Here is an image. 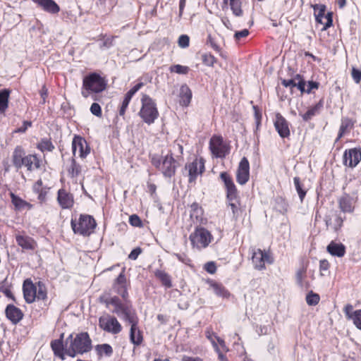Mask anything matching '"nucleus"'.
Instances as JSON below:
<instances>
[{
  "instance_id": "nucleus-41",
  "label": "nucleus",
  "mask_w": 361,
  "mask_h": 361,
  "mask_svg": "<svg viewBox=\"0 0 361 361\" xmlns=\"http://www.w3.org/2000/svg\"><path fill=\"white\" fill-rule=\"evenodd\" d=\"M335 223L332 224L331 219L329 216H326L325 218V222L327 227L332 226L333 229L335 231H337L338 228H340L343 225V219L341 216L338 215H336L335 216Z\"/></svg>"
},
{
  "instance_id": "nucleus-43",
  "label": "nucleus",
  "mask_w": 361,
  "mask_h": 361,
  "mask_svg": "<svg viewBox=\"0 0 361 361\" xmlns=\"http://www.w3.org/2000/svg\"><path fill=\"white\" fill-rule=\"evenodd\" d=\"M69 175L72 177H77L81 172V167L80 164L76 163L74 159H71V164L68 169Z\"/></svg>"
},
{
  "instance_id": "nucleus-49",
  "label": "nucleus",
  "mask_w": 361,
  "mask_h": 361,
  "mask_svg": "<svg viewBox=\"0 0 361 361\" xmlns=\"http://www.w3.org/2000/svg\"><path fill=\"white\" fill-rule=\"evenodd\" d=\"M207 44H209L210 47L216 52H218L221 56L223 58H226V56L223 54L221 51V47L217 44L216 39L213 37L211 35H209L207 37Z\"/></svg>"
},
{
  "instance_id": "nucleus-46",
  "label": "nucleus",
  "mask_w": 361,
  "mask_h": 361,
  "mask_svg": "<svg viewBox=\"0 0 361 361\" xmlns=\"http://www.w3.org/2000/svg\"><path fill=\"white\" fill-rule=\"evenodd\" d=\"M96 350L100 355L104 354L106 356H110L113 353L112 347L107 343L97 345L96 346Z\"/></svg>"
},
{
  "instance_id": "nucleus-30",
  "label": "nucleus",
  "mask_w": 361,
  "mask_h": 361,
  "mask_svg": "<svg viewBox=\"0 0 361 361\" xmlns=\"http://www.w3.org/2000/svg\"><path fill=\"white\" fill-rule=\"evenodd\" d=\"M339 207L343 212H352L354 209L353 198L349 195L345 194L339 200Z\"/></svg>"
},
{
  "instance_id": "nucleus-63",
  "label": "nucleus",
  "mask_w": 361,
  "mask_h": 361,
  "mask_svg": "<svg viewBox=\"0 0 361 361\" xmlns=\"http://www.w3.org/2000/svg\"><path fill=\"white\" fill-rule=\"evenodd\" d=\"M206 271L209 274H214L216 271V267L214 262H209L205 264Z\"/></svg>"
},
{
  "instance_id": "nucleus-59",
  "label": "nucleus",
  "mask_w": 361,
  "mask_h": 361,
  "mask_svg": "<svg viewBox=\"0 0 361 361\" xmlns=\"http://www.w3.org/2000/svg\"><path fill=\"white\" fill-rule=\"evenodd\" d=\"M130 99L128 98L127 97L125 96L123 102H122V104H121V106L120 108V110H119V115L120 116H124L125 113H126V109L128 108V104L130 102Z\"/></svg>"
},
{
  "instance_id": "nucleus-33",
  "label": "nucleus",
  "mask_w": 361,
  "mask_h": 361,
  "mask_svg": "<svg viewBox=\"0 0 361 361\" xmlns=\"http://www.w3.org/2000/svg\"><path fill=\"white\" fill-rule=\"evenodd\" d=\"M25 162V167L27 171H32L40 168L41 161L36 154L27 155V161Z\"/></svg>"
},
{
  "instance_id": "nucleus-40",
  "label": "nucleus",
  "mask_w": 361,
  "mask_h": 361,
  "mask_svg": "<svg viewBox=\"0 0 361 361\" xmlns=\"http://www.w3.org/2000/svg\"><path fill=\"white\" fill-rule=\"evenodd\" d=\"M241 0H229V5L235 16H241L243 15V10L241 8Z\"/></svg>"
},
{
  "instance_id": "nucleus-26",
  "label": "nucleus",
  "mask_w": 361,
  "mask_h": 361,
  "mask_svg": "<svg viewBox=\"0 0 361 361\" xmlns=\"http://www.w3.org/2000/svg\"><path fill=\"white\" fill-rule=\"evenodd\" d=\"M180 104L181 106H188L191 102L192 92L187 85H181L180 88Z\"/></svg>"
},
{
  "instance_id": "nucleus-57",
  "label": "nucleus",
  "mask_w": 361,
  "mask_h": 361,
  "mask_svg": "<svg viewBox=\"0 0 361 361\" xmlns=\"http://www.w3.org/2000/svg\"><path fill=\"white\" fill-rule=\"evenodd\" d=\"M91 113L98 117L102 116V109L99 104L93 103L90 106Z\"/></svg>"
},
{
  "instance_id": "nucleus-55",
  "label": "nucleus",
  "mask_w": 361,
  "mask_h": 361,
  "mask_svg": "<svg viewBox=\"0 0 361 361\" xmlns=\"http://www.w3.org/2000/svg\"><path fill=\"white\" fill-rule=\"evenodd\" d=\"M143 86L142 82H139L136 84L134 87H133L126 94V97L130 99L133 97V96Z\"/></svg>"
},
{
  "instance_id": "nucleus-7",
  "label": "nucleus",
  "mask_w": 361,
  "mask_h": 361,
  "mask_svg": "<svg viewBox=\"0 0 361 361\" xmlns=\"http://www.w3.org/2000/svg\"><path fill=\"white\" fill-rule=\"evenodd\" d=\"M96 226L94 219L90 215H80L78 223L71 221V227L74 233L84 236L90 235Z\"/></svg>"
},
{
  "instance_id": "nucleus-47",
  "label": "nucleus",
  "mask_w": 361,
  "mask_h": 361,
  "mask_svg": "<svg viewBox=\"0 0 361 361\" xmlns=\"http://www.w3.org/2000/svg\"><path fill=\"white\" fill-rule=\"evenodd\" d=\"M203 211L201 209H197V210L190 212V217L192 219H195L196 223H200V224H204L207 221V219L203 216Z\"/></svg>"
},
{
  "instance_id": "nucleus-20",
  "label": "nucleus",
  "mask_w": 361,
  "mask_h": 361,
  "mask_svg": "<svg viewBox=\"0 0 361 361\" xmlns=\"http://www.w3.org/2000/svg\"><path fill=\"white\" fill-rule=\"evenodd\" d=\"M274 126L281 137L285 138L290 135L288 123L281 115H276Z\"/></svg>"
},
{
  "instance_id": "nucleus-25",
  "label": "nucleus",
  "mask_w": 361,
  "mask_h": 361,
  "mask_svg": "<svg viewBox=\"0 0 361 361\" xmlns=\"http://www.w3.org/2000/svg\"><path fill=\"white\" fill-rule=\"evenodd\" d=\"M324 106L323 100L321 99L318 103H317L314 106L310 107L306 113L302 114H300V115L302 117V119L305 121H308L311 120L314 116L318 115Z\"/></svg>"
},
{
  "instance_id": "nucleus-51",
  "label": "nucleus",
  "mask_w": 361,
  "mask_h": 361,
  "mask_svg": "<svg viewBox=\"0 0 361 361\" xmlns=\"http://www.w3.org/2000/svg\"><path fill=\"white\" fill-rule=\"evenodd\" d=\"M202 60L203 63L208 66H213L216 61V58L210 54H202Z\"/></svg>"
},
{
  "instance_id": "nucleus-50",
  "label": "nucleus",
  "mask_w": 361,
  "mask_h": 361,
  "mask_svg": "<svg viewBox=\"0 0 361 361\" xmlns=\"http://www.w3.org/2000/svg\"><path fill=\"white\" fill-rule=\"evenodd\" d=\"M170 71L178 74H187L189 71V68L188 66L177 64L171 66L170 67Z\"/></svg>"
},
{
  "instance_id": "nucleus-44",
  "label": "nucleus",
  "mask_w": 361,
  "mask_h": 361,
  "mask_svg": "<svg viewBox=\"0 0 361 361\" xmlns=\"http://www.w3.org/2000/svg\"><path fill=\"white\" fill-rule=\"evenodd\" d=\"M10 196L11 198V202L15 206L16 209H23L25 208V205H26V201L23 200L13 192L10 193Z\"/></svg>"
},
{
  "instance_id": "nucleus-18",
  "label": "nucleus",
  "mask_w": 361,
  "mask_h": 361,
  "mask_svg": "<svg viewBox=\"0 0 361 361\" xmlns=\"http://www.w3.org/2000/svg\"><path fill=\"white\" fill-rule=\"evenodd\" d=\"M57 201L62 209H70L74 203L73 195L63 188L58 191Z\"/></svg>"
},
{
  "instance_id": "nucleus-32",
  "label": "nucleus",
  "mask_w": 361,
  "mask_h": 361,
  "mask_svg": "<svg viewBox=\"0 0 361 361\" xmlns=\"http://www.w3.org/2000/svg\"><path fill=\"white\" fill-rule=\"evenodd\" d=\"M307 269L305 267H302L296 272L295 279L297 284L302 288H308L310 283L305 281Z\"/></svg>"
},
{
  "instance_id": "nucleus-3",
  "label": "nucleus",
  "mask_w": 361,
  "mask_h": 361,
  "mask_svg": "<svg viewBox=\"0 0 361 361\" xmlns=\"http://www.w3.org/2000/svg\"><path fill=\"white\" fill-rule=\"evenodd\" d=\"M152 164L161 171L162 174L167 178L173 176L178 166L173 154H166L164 158L154 154L151 157Z\"/></svg>"
},
{
  "instance_id": "nucleus-37",
  "label": "nucleus",
  "mask_w": 361,
  "mask_h": 361,
  "mask_svg": "<svg viewBox=\"0 0 361 361\" xmlns=\"http://www.w3.org/2000/svg\"><path fill=\"white\" fill-rule=\"evenodd\" d=\"M211 287L212 288L214 293L219 297L228 298L230 295L228 291L221 283H212L211 284Z\"/></svg>"
},
{
  "instance_id": "nucleus-12",
  "label": "nucleus",
  "mask_w": 361,
  "mask_h": 361,
  "mask_svg": "<svg viewBox=\"0 0 361 361\" xmlns=\"http://www.w3.org/2000/svg\"><path fill=\"white\" fill-rule=\"evenodd\" d=\"M72 149L74 156L78 154L80 158H85L90 152V148L86 140L80 136H75L72 142Z\"/></svg>"
},
{
  "instance_id": "nucleus-48",
  "label": "nucleus",
  "mask_w": 361,
  "mask_h": 361,
  "mask_svg": "<svg viewBox=\"0 0 361 361\" xmlns=\"http://www.w3.org/2000/svg\"><path fill=\"white\" fill-rule=\"evenodd\" d=\"M37 147L42 152H51L54 149V146L53 145L52 142L50 141V140L48 139L42 140L41 142L38 144Z\"/></svg>"
},
{
  "instance_id": "nucleus-61",
  "label": "nucleus",
  "mask_w": 361,
  "mask_h": 361,
  "mask_svg": "<svg viewBox=\"0 0 361 361\" xmlns=\"http://www.w3.org/2000/svg\"><path fill=\"white\" fill-rule=\"evenodd\" d=\"M228 206L231 207L233 216H235L238 211V200H228Z\"/></svg>"
},
{
  "instance_id": "nucleus-35",
  "label": "nucleus",
  "mask_w": 361,
  "mask_h": 361,
  "mask_svg": "<svg viewBox=\"0 0 361 361\" xmlns=\"http://www.w3.org/2000/svg\"><path fill=\"white\" fill-rule=\"evenodd\" d=\"M25 154V151L21 146H17L14 149L12 154V163L16 168L20 165V161L23 160Z\"/></svg>"
},
{
  "instance_id": "nucleus-11",
  "label": "nucleus",
  "mask_w": 361,
  "mask_h": 361,
  "mask_svg": "<svg viewBox=\"0 0 361 361\" xmlns=\"http://www.w3.org/2000/svg\"><path fill=\"white\" fill-rule=\"evenodd\" d=\"M361 161V149L351 148L346 149L343 155V164L350 168L355 167Z\"/></svg>"
},
{
  "instance_id": "nucleus-14",
  "label": "nucleus",
  "mask_w": 361,
  "mask_h": 361,
  "mask_svg": "<svg viewBox=\"0 0 361 361\" xmlns=\"http://www.w3.org/2000/svg\"><path fill=\"white\" fill-rule=\"evenodd\" d=\"M220 177L226 189V197L228 200H236L238 199V191L231 177L226 173L222 172Z\"/></svg>"
},
{
  "instance_id": "nucleus-10",
  "label": "nucleus",
  "mask_w": 361,
  "mask_h": 361,
  "mask_svg": "<svg viewBox=\"0 0 361 361\" xmlns=\"http://www.w3.org/2000/svg\"><path fill=\"white\" fill-rule=\"evenodd\" d=\"M209 149L216 157H224L229 153V149L221 136H213L211 138Z\"/></svg>"
},
{
  "instance_id": "nucleus-45",
  "label": "nucleus",
  "mask_w": 361,
  "mask_h": 361,
  "mask_svg": "<svg viewBox=\"0 0 361 361\" xmlns=\"http://www.w3.org/2000/svg\"><path fill=\"white\" fill-rule=\"evenodd\" d=\"M320 300L319 294L314 293L312 290L310 291L306 295V302L308 305H317Z\"/></svg>"
},
{
  "instance_id": "nucleus-9",
  "label": "nucleus",
  "mask_w": 361,
  "mask_h": 361,
  "mask_svg": "<svg viewBox=\"0 0 361 361\" xmlns=\"http://www.w3.org/2000/svg\"><path fill=\"white\" fill-rule=\"evenodd\" d=\"M125 268L123 269L122 271L119 274L118 277L115 279L113 283V290L115 293L120 295L123 299L124 302L122 303H128L130 305V302L128 300V284L127 279L125 276Z\"/></svg>"
},
{
  "instance_id": "nucleus-21",
  "label": "nucleus",
  "mask_w": 361,
  "mask_h": 361,
  "mask_svg": "<svg viewBox=\"0 0 361 361\" xmlns=\"http://www.w3.org/2000/svg\"><path fill=\"white\" fill-rule=\"evenodd\" d=\"M5 313L7 319L13 324H18L23 317L21 310L11 304L7 305Z\"/></svg>"
},
{
  "instance_id": "nucleus-15",
  "label": "nucleus",
  "mask_w": 361,
  "mask_h": 361,
  "mask_svg": "<svg viewBox=\"0 0 361 361\" xmlns=\"http://www.w3.org/2000/svg\"><path fill=\"white\" fill-rule=\"evenodd\" d=\"M188 169L189 182H193L196 180L199 174H202L204 171V161L202 158L195 159L192 162L185 166Z\"/></svg>"
},
{
  "instance_id": "nucleus-62",
  "label": "nucleus",
  "mask_w": 361,
  "mask_h": 361,
  "mask_svg": "<svg viewBox=\"0 0 361 361\" xmlns=\"http://www.w3.org/2000/svg\"><path fill=\"white\" fill-rule=\"evenodd\" d=\"M249 35V31L247 29H243L240 31L235 32L234 35V38L235 40H240L241 38L246 37Z\"/></svg>"
},
{
  "instance_id": "nucleus-17",
  "label": "nucleus",
  "mask_w": 361,
  "mask_h": 361,
  "mask_svg": "<svg viewBox=\"0 0 361 361\" xmlns=\"http://www.w3.org/2000/svg\"><path fill=\"white\" fill-rule=\"evenodd\" d=\"M281 84L286 87H289L291 92L293 91L295 87L300 90L302 94L305 92L306 82L299 74L291 79H283Z\"/></svg>"
},
{
  "instance_id": "nucleus-56",
  "label": "nucleus",
  "mask_w": 361,
  "mask_h": 361,
  "mask_svg": "<svg viewBox=\"0 0 361 361\" xmlns=\"http://www.w3.org/2000/svg\"><path fill=\"white\" fill-rule=\"evenodd\" d=\"M190 39L188 35H183L179 37L178 45L182 48H186L189 46Z\"/></svg>"
},
{
  "instance_id": "nucleus-39",
  "label": "nucleus",
  "mask_w": 361,
  "mask_h": 361,
  "mask_svg": "<svg viewBox=\"0 0 361 361\" xmlns=\"http://www.w3.org/2000/svg\"><path fill=\"white\" fill-rule=\"evenodd\" d=\"M36 287V298L37 300H44L47 298V292L45 287V285L42 281H39L35 283Z\"/></svg>"
},
{
  "instance_id": "nucleus-22",
  "label": "nucleus",
  "mask_w": 361,
  "mask_h": 361,
  "mask_svg": "<svg viewBox=\"0 0 361 361\" xmlns=\"http://www.w3.org/2000/svg\"><path fill=\"white\" fill-rule=\"evenodd\" d=\"M17 244L23 250H35L37 246L36 241L31 237L23 234L16 235Z\"/></svg>"
},
{
  "instance_id": "nucleus-42",
  "label": "nucleus",
  "mask_w": 361,
  "mask_h": 361,
  "mask_svg": "<svg viewBox=\"0 0 361 361\" xmlns=\"http://www.w3.org/2000/svg\"><path fill=\"white\" fill-rule=\"evenodd\" d=\"M293 183L299 195L300 200L301 202H302L306 195V190L303 189V185L300 183V178L295 177L293 178Z\"/></svg>"
},
{
  "instance_id": "nucleus-34",
  "label": "nucleus",
  "mask_w": 361,
  "mask_h": 361,
  "mask_svg": "<svg viewBox=\"0 0 361 361\" xmlns=\"http://www.w3.org/2000/svg\"><path fill=\"white\" fill-rule=\"evenodd\" d=\"M354 123L349 118H343L341 120V124L339 128V132L336 141L339 140L344 135V133L348 130L353 127Z\"/></svg>"
},
{
  "instance_id": "nucleus-58",
  "label": "nucleus",
  "mask_w": 361,
  "mask_h": 361,
  "mask_svg": "<svg viewBox=\"0 0 361 361\" xmlns=\"http://www.w3.org/2000/svg\"><path fill=\"white\" fill-rule=\"evenodd\" d=\"M343 312H344L347 319H350V320L353 319L355 311H353V307L352 305H350V304L346 305L343 309Z\"/></svg>"
},
{
  "instance_id": "nucleus-31",
  "label": "nucleus",
  "mask_w": 361,
  "mask_h": 361,
  "mask_svg": "<svg viewBox=\"0 0 361 361\" xmlns=\"http://www.w3.org/2000/svg\"><path fill=\"white\" fill-rule=\"evenodd\" d=\"M154 276L157 278L161 283V284L167 288L172 287V281L171 278L169 274H167L165 271L161 269H157L154 271Z\"/></svg>"
},
{
  "instance_id": "nucleus-28",
  "label": "nucleus",
  "mask_w": 361,
  "mask_h": 361,
  "mask_svg": "<svg viewBox=\"0 0 361 361\" xmlns=\"http://www.w3.org/2000/svg\"><path fill=\"white\" fill-rule=\"evenodd\" d=\"M49 188L42 187V180H38L33 185V191L38 195V200L40 202H44L47 200V195Z\"/></svg>"
},
{
  "instance_id": "nucleus-53",
  "label": "nucleus",
  "mask_w": 361,
  "mask_h": 361,
  "mask_svg": "<svg viewBox=\"0 0 361 361\" xmlns=\"http://www.w3.org/2000/svg\"><path fill=\"white\" fill-rule=\"evenodd\" d=\"M129 223L133 226L139 227V228L142 226V223L140 218L136 214H133L129 217Z\"/></svg>"
},
{
  "instance_id": "nucleus-16",
  "label": "nucleus",
  "mask_w": 361,
  "mask_h": 361,
  "mask_svg": "<svg viewBox=\"0 0 361 361\" xmlns=\"http://www.w3.org/2000/svg\"><path fill=\"white\" fill-rule=\"evenodd\" d=\"M250 178V164L246 157L242 158L237 171L236 179L239 184H245Z\"/></svg>"
},
{
  "instance_id": "nucleus-2",
  "label": "nucleus",
  "mask_w": 361,
  "mask_h": 361,
  "mask_svg": "<svg viewBox=\"0 0 361 361\" xmlns=\"http://www.w3.org/2000/svg\"><path fill=\"white\" fill-rule=\"evenodd\" d=\"M92 340L87 332L71 334L66 340L65 353L74 357L78 354H84L92 350Z\"/></svg>"
},
{
  "instance_id": "nucleus-6",
  "label": "nucleus",
  "mask_w": 361,
  "mask_h": 361,
  "mask_svg": "<svg viewBox=\"0 0 361 361\" xmlns=\"http://www.w3.org/2000/svg\"><path fill=\"white\" fill-rule=\"evenodd\" d=\"M189 238L192 247L200 250L208 247L213 236L206 228L197 226L195 231L190 235Z\"/></svg>"
},
{
  "instance_id": "nucleus-23",
  "label": "nucleus",
  "mask_w": 361,
  "mask_h": 361,
  "mask_svg": "<svg viewBox=\"0 0 361 361\" xmlns=\"http://www.w3.org/2000/svg\"><path fill=\"white\" fill-rule=\"evenodd\" d=\"M42 8L44 11L56 14L60 11L59 5L54 0H32Z\"/></svg>"
},
{
  "instance_id": "nucleus-13",
  "label": "nucleus",
  "mask_w": 361,
  "mask_h": 361,
  "mask_svg": "<svg viewBox=\"0 0 361 361\" xmlns=\"http://www.w3.org/2000/svg\"><path fill=\"white\" fill-rule=\"evenodd\" d=\"M252 261L256 269L262 270L265 268V262L272 263L269 255L260 249L254 250L252 256Z\"/></svg>"
},
{
  "instance_id": "nucleus-24",
  "label": "nucleus",
  "mask_w": 361,
  "mask_h": 361,
  "mask_svg": "<svg viewBox=\"0 0 361 361\" xmlns=\"http://www.w3.org/2000/svg\"><path fill=\"white\" fill-rule=\"evenodd\" d=\"M42 8L44 11L56 14L60 11L59 5L54 0H32Z\"/></svg>"
},
{
  "instance_id": "nucleus-1",
  "label": "nucleus",
  "mask_w": 361,
  "mask_h": 361,
  "mask_svg": "<svg viewBox=\"0 0 361 361\" xmlns=\"http://www.w3.org/2000/svg\"><path fill=\"white\" fill-rule=\"evenodd\" d=\"M107 307H112L111 312L130 325V340L135 345L142 341V336L137 327L138 317L132 305L122 303L117 296L110 297L103 300Z\"/></svg>"
},
{
  "instance_id": "nucleus-19",
  "label": "nucleus",
  "mask_w": 361,
  "mask_h": 361,
  "mask_svg": "<svg viewBox=\"0 0 361 361\" xmlns=\"http://www.w3.org/2000/svg\"><path fill=\"white\" fill-rule=\"evenodd\" d=\"M23 295L27 303L33 302L36 299V287L30 279H26L23 286Z\"/></svg>"
},
{
  "instance_id": "nucleus-36",
  "label": "nucleus",
  "mask_w": 361,
  "mask_h": 361,
  "mask_svg": "<svg viewBox=\"0 0 361 361\" xmlns=\"http://www.w3.org/2000/svg\"><path fill=\"white\" fill-rule=\"evenodd\" d=\"M10 91L7 89L0 90V113H4L8 108Z\"/></svg>"
},
{
  "instance_id": "nucleus-52",
  "label": "nucleus",
  "mask_w": 361,
  "mask_h": 361,
  "mask_svg": "<svg viewBox=\"0 0 361 361\" xmlns=\"http://www.w3.org/2000/svg\"><path fill=\"white\" fill-rule=\"evenodd\" d=\"M355 326L361 330V310H357L354 312V315L351 319Z\"/></svg>"
},
{
  "instance_id": "nucleus-5",
  "label": "nucleus",
  "mask_w": 361,
  "mask_h": 361,
  "mask_svg": "<svg viewBox=\"0 0 361 361\" xmlns=\"http://www.w3.org/2000/svg\"><path fill=\"white\" fill-rule=\"evenodd\" d=\"M142 107L139 115L143 121L149 125L153 123L159 116V112L154 101L147 94L141 99Z\"/></svg>"
},
{
  "instance_id": "nucleus-29",
  "label": "nucleus",
  "mask_w": 361,
  "mask_h": 361,
  "mask_svg": "<svg viewBox=\"0 0 361 361\" xmlns=\"http://www.w3.org/2000/svg\"><path fill=\"white\" fill-rule=\"evenodd\" d=\"M63 337V334L61 335L60 339L54 340L51 342V347L54 353V355L61 359H64V353L65 348L63 347L62 338Z\"/></svg>"
},
{
  "instance_id": "nucleus-38",
  "label": "nucleus",
  "mask_w": 361,
  "mask_h": 361,
  "mask_svg": "<svg viewBox=\"0 0 361 361\" xmlns=\"http://www.w3.org/2000/svg\"><path fill=\"white\" fill-rule=\"evenodd\" d=\"M316 21L319 23L323 24L322 18L324 17L326 11V6L324 4H315L312 6Z\"/></svg>"
},
{
  "instance_id": "nucleus-8",
  "label": "nucleus",
  "mask_w": 361,
  "mask_h": 361,
  "mask_svg": "<svg viewBox=\"0 0 361 361\" xmlns=\"http://www.w3.org/2000/svg\"><path fill=\"white\" fill-rule=\"evenodd\" d=\"M99 326L104 331L111 334H118L122 331V326L118 319L110 314L100 317Z\"/></svg>"
},
{
  "instance_id": "nucleus-64",
  "label": "nucleus",
  "mask_w": 361,
  "mask_h": 361,
  "mask_svg": "<svg viewBox=\"0 0 361 361\" xmlns=\"http://www.w3.org/2000/svg\"><path fill=\"white\" fill-rule=\"evenodd\" d=\"M141 252V248L136 247L130 252V253L128 255V258L133 260H135Z\"/></svg>"
},
{
  "instance_id": "nucleus-54",
  "label": "nucleus",
  "mask_w": 361,
  "mask_h": 361,
  "mask_svg": "<svg viewBox=\"0 0 361 361\" xmlns=\"http://www.w3.org/2000/svg\"><path fill=\"white\" fill-rule=\"evenodd\" d=\"M351 75L355 83H360V82L361 81V70L353 67Z\"/></svg>"
},
{
  "instance_id": "nucleus-60",
  "label": "nucleus",
  "mask_w": 361,
  "mask_h": 361,
  "mask_svg": "<svg viewBox=\"0 0 361 361\" xmlns=\"http://www.w3.org/2000/svg\"><path fill=\"white\" fill-rule=\"evenodd\" d=\"M325 18L326 19V22L325 23H323L324 27L322 28V30H326L333 25V13L331 12L327 13V14L325 16Z\"/></svg>"
},
{
  "instance_id": "nucleus-27",
  "label": "nucleus",
  "mask_w": 361,
  "mask_h": 361,
  "mask_svg": "<svg viewBox=\"0 0 361 361\" xmlns=\"http://www.w3.org/2000/svg\"><path fill=\"white\" fill-rule=\"evenodd\" d=\"M327 251L333 256L343 257L345 253V247L342 243L331 241L327 246Z\"/></svg>"
},
{
  "instance_id": "nucleus-4",
  "label": "nucleus",
  "mask_w": 361,
  "mask_h": 361,
  "mask_svg": "<svg viewBox=\"0 0 361 361\" xmlns=\"http://www.w3.org/2000/svg\"><path fill=\"white\" fill-rule=\"evenodd\" d=\"M105 80L96 73H91L83 78L81 94L87 98L91 92L99 93L106 89Z\"/></svg>"
}]
</instances>
